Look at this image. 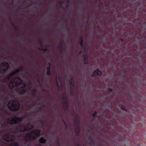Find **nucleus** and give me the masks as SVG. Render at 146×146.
<instances>
[{
  "mask_svg": "<svg viewBox=\"0 0 146 146\" xmlns=\"http://www.w3.org/2000/svg\"><path fill=\"white\" fill-rule=\"evenodd\" d=\"M22 119L21 117H14V124L18 123L21 122L22 121Z\"/></svg>",
  "mask_w": 146,
  "mask_h": 146,
  "instance_id": "0eeeda50",
  "label": "nucleus"
},
{
  "mask_svg": "<svg viewBox=\"0 0 146 146\" xmlns=\"http://www.w3.org/2000/svg\"><path fill=\"white\" fill-rule=\"evenodd\" d=\"M9 138H11V136H9Z\"/></svg>",
  "mask_w": 146,
  "mask_h": 146,
  "instance_id": "2eb2a0df",
  "label": "nucleus"
},
{
  "mask_svg": "<svg viewBox=\"0 0 146 146\" xmlns=\"http://www.w3.org/2000/svg\"><path fill=\"white\" fill-rule=\"evenodd\" d=\"M102 74V72L99 69H97L95 70L92 74L93 76H100Z\"/></svg>",
  "mask_w": 146,
  "mask_h": 146,
  "instance_id": "423d86ee",
  "label": "nucleus"
},
{
  "mask_svg": "<svg viewBox=\"0 0 146 146\" xmlns=\"http://www.w3.org/2000/svg\"><path fill=\"white\" fill-rule=\"evenodd\" d=\"M39 141L41 143H44L46 142V140L44 138L41 137Z\"/></svg>",
  "mask_w": 146,
  "mask_h": 146,
  "instance_id": "1a4fd4ad",
  "label": "nucleus"
},
{
  "mask_svg": "<svg viewBox=\"0 0 146 146\" xmlns=\"http://www.w3.org/2000/svg\"><path fill=\"white\" fill-rule=\"evenodd\" d=\"M7 106L9 109L12 111H17L20 108L19 103L15 100L10 101L8 103Z\"/></svg>",
  "mask_w": 146,
  "mask_h": 146,
  "instance_id": "f03ea898",
  "label": "nucleus"
},
{
  "mask_svg": "<svg viewBox=\"0 0 146 146\" xmlns=\"http://www.w3.org/2000/svg\"><path fill=\"white\" fill-rule=\"evenodd\" d=\"M50 68L49 67H48L47 68V70L48 71L47 72V75H49L50 74V72L49 70H50Z\"/></svg>",
  "mask_w": 146,
  "mask_h": 146,
  "instance_id": "9b49d317",
  "label": "nucleus"
},
{
  "mask_svg": "<svg viewBox=\"0 0 146 146\" xmlns=\"http://www.w3.org/2000/svg\"><path fill=\"white\" fill-rule=\"evenodd\" d=\"M8 63L1 64L0 65V71L2 72L5 71L8 68Z\"/></svg>",
  "mask_w": 146,
  "mask_h": 146,
  "instance_id": "39448f33",
  "label": "nucleus"
},
{
  "mask_svg": "<svg viewBox=\"0 0 146 146\" xmlns=\"http://www.w3.org/2000/svg\"><path fill=\"white\" fill-rule=\"evenodd\" d=\"M7 122L10 124H14V117H11L8 118L7 120Z\"/></svg>",
  "mask_w": 146,
  "mask_h": 146,
  "instance_id": "6e6552de",
  "label": "nucleus"
},
{
  "mask_svg": "<svg viewBox=\"0 0 146 146\" xmlns=\"http://www.w3.org/2000/svg\"><path fill=\"white\" fill-rule=\"evenodd\" d=\"M21 80L20 78H15L14 79L12 80L9 84V87L12 88L14 86H17L19 85V86L17 91L20 94H23L26 93L29 88V86L28 84H21Z\"/></svg>",
  "mask_w": 146,
  "mask_h": 146,
  "instance_id": "f257e3e1",
  "label": "nucleus"
},
{
  "mask_svg": "<svg viewBox=\"0 0 146 146\" xmlns=\"http://www.w3.org/2000/svg\"><path fill=\"white\" fill-rule=\"evenodd\" d=\"M120 108L121 109L123 110V111L126 112L127 111V110L124 106H121L120 107Z\"/></svg>",
  "mask_w": 146,
  "mask_h": 146,
  "instance_id": "9d476101",
  "label": "nucleus"
},
{
  "mask_svg": "<svg viewBox=\"0 0 146 146\" xmlns=\"http://www.w3.org/2000/svg\"><path fill=\"white\" fill-rule=\"evenodd\" d=\"M32 127L31 125H29L28 126V127L24 128L22 127H18L17 128V130L18 131L20 132H24L26 131L29 130L30 129H32Z\"/></svg>",
  "mask_w": 146,
  "mask_h": 146,
  "instance_id": "20e7f679",
  "label": "nucleus"
},
{
  "mask_svg": "<svg viewBox=\"0 0 146 146\" xmlns=\"http://www.w3.org/2000/svg\"><path fill=\"white\" fill-rule=\"evenodd\" d=\"M40 133L39 130L33 131V132L28 134L26 137V138L31 140L34 139L36 137L38 136Z\"/></svg>",
  "mask_w": 146,
  "mask_h": 146,
  "instance_id": "7ed1b4c3",
  "label": "nucleus"
},
{
  "mask_svg": "<svg viewBox=\"0 0 146 146\" xmlns=\"http://www.w3.org/2000/svg\"><path fill=\"white\" fill-rule=\"evenodd\" d=\"M96 112H95L94 113V114H93V115L94 116H95V114L96 113Z\"/></svg>",
  "mask_w": 146,
  "mask_h": 146,
  "instance_id": "4468645a",
  "label": "nucleus"
},
{
  "mask_svg": "<svg viewBox=\"0 0 146 146\" xmlns=\"http://www.w3.org/2000/svg\"><path fill=\"white\" fill-rule=\"evenodd\" d=\"M18 71V70H17V72Z\"/></svg>",
  "mask_w": 146,
  "mask_h": 146,
  "instance_id": "dca6fc26",
  "label": "nucleus"
},
{
  "mask_svg": "<svg viewBox=\"0 0 146 146\" xmlns=\"http://www.w3.org/2000/svg\"><path fill=\"white\" fill-rule=\"evenodd\" d=\"M14 73H13L12 74H10L9 75V76H8V78H11V76H13V75L14 74Z\"/></svg>",
  "mask_w": 146,
  "mask_h": 146,
  "instance_id": "f8f14e48",
  "label": "nucleus"
},
{
  "mask_svg": "<svg viewBox=\"0 0 146 146\" xmlns=\"http://www.w3.org/2000/svg\"><path fill=\"white\" fill-rule=\"evenodd\" d=\"M14 139V138H13V139H6V140L7 141H13Z\"/></svg>",
  "mask_w": 146,
  "mask_h": 146,
  "instance_id": "ddd939ff",
  "label": "nucleus"
}]
</instances>
